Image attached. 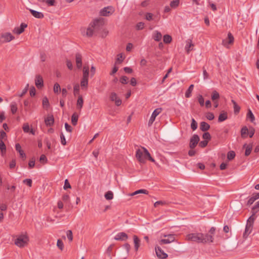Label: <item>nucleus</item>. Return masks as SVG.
<instances>
[{
    "label": "nucleus",
    "mask_w": 259,
    "mask_h": 259,
    "mask_svg": "<svg viewBox=\"0 0 259 259\" xmlns=\"http://www.w3.org/2000/svg\"><path fill=\"white\" fill-rule=\"evenodd\" d=\"M186 239L198 243L206 244L212 243L214 239L211 236H208V234H203L200 232H194L188 234Z\"/></svg>",
    "instance_id": "obj_1"
},
{
    "label": "nucleus",
    "mask_w": 259,
    "mask_h": 259,
    "mask_svg": "<svg viewBox=\"0 0 259 259\" xmlns=\"http://www.w3.org/2000/svg\"><path fill=\"white\" fill-rule=\"evenodd\" d=\"M99 23L98 20H94L91 22L87 28H82L81 29V32L82 35L88 37H91L96 29V27Z\"/></svg>",
    "instance_id": "obj_2"
},
{
    "label": "nucleus",
    "mask_w": 259,
    "mask_h": 259,
    "mask_svg": "<svg viewBox=\"0 0 259 259\" xmlns=\"http://www.w3.org/2000/svg\"><path fill=\"white\" fill-rule=\"evenodd\" d=\"M255 219L254 213H253L247 220L245 231L243 234L244 237L246 238L252 232Z\"/></svg>",
    "instance_id": "obj_3"
},
{
    "label": "nucleus",
    "mask_w": 259,
    "mask_h": 259,
    "mask_svg": "<svg viewBox=\"0 0 259 259\" xmlns=\"http://www.w3.org/2000/svg\"><path fill=\"white\" fill-rule=\"evenodd\" d=\"M29 241L28 237L26 235H19L15 240V244L19 247L25 246Z\"/></svg>",
    "instance_id": "obj_4"
},
{
    "label": "nucleus",
    "mask_w": 259,
    "mask_h": 259,
    "mask_svg": "<svg viewBox=\"0 0 259 259\" xmlns=\"http://www.w3.org/2000/svg\"><path fill=\"white\" fill-rule=\"evenodd\" d=\"M14 38V36L10 32L3 33L0 37V45L3 43L10 42Z\"/></svg>",
    "instance_id": "obj_5"
},
{
    "label": "nucleus",
    "mask_w": 259,
    "mask_h": 259,
    "mask_svg": "<svg viewBox=\"0 0 259 259\" xmlns=\"http://www.w3.org/2000/svg\"><path fill=\"white\" fill-rule=\"evenodd\" d=\"M138 149L136 151V157L141 163H145L147 159V155H145L144 149Z\"/></svg>",
    "instance_id": "obj_6"
},
{
    "label": "nucleus",
    "mask_w": 259,
    "mask_h": 259,
    "mask_svg": "<svg viewBox=\"0 0 259 259\" xmlns=\"http://www.w3.org/2000/svg\"><path fill=\"white\" fill-rule=\"evenodd\" d=\"M163 236L164 237H167V239H162L159 240V243L160 245L169 244L173 242L175 240L174 234H163Z\"/></svg>",
    "instance_id": "obj_7"
},
{
    "label": "nucleus",
    "mask_w": 259,
    "mask_h": 259,
    "mask_svg": "<svg viewBox=\"0 0 259 259\" xmlns=\"http://www.w3.org/2000/svg\"><path fill=\"white\" fill-rule=\"evenodd\" d=\"M234 38L233 35L231 32H229L228 33L227 38L224 39L222 40V45L227 48H229V45L232 44L234 42Z\"/></svg>",
    "instance_id": "obj_8"
},
{
    "label": "nucleus",
    "mask_w": 259,
    "mask_h": 259,
    "mask_svg": "<svg viewBox=\"0 0 259 259\" xmlns=\"http://www.w3.org/2000/svg\"><path fill=\"white\" fill-rule=\"evenodd\" d=\"M114 11L112 7H107L103 8L100 11V15L103 16H108L111 15Z\"/></svg>",
    "instance_id": "obj_9"
},
{
    "label": "nucleus",
    "mask_w": 259,
    "mask_h": 259,
    "mask_svg": "<svg viewBox=\"0 0 259 259\" xmlns=\"http://www.w3.org/2000/svg\"><path fill=\"white\" fill-rule=\"evenodd\" d=\"M199 137L197 135H194L190 140L189 147L191 149L195 148L199 141Z\"/></svg>",
    "instance_id": "obj_10"
},
{
    "label": "nucleus",
    "mask_w": 259,
    "mask_h": 259,
    "mask_svg": "<svg viewBox=\"0 0 259 259\" xmlns=\"http://www.w3.org/2000/svg\"><path fill=\"white\" fill-rule=\"evenodd\" d=\"M161 108H157L153 112L151 117L148 121V125L151 126L154 121L156 117L161 112Z\"/></svg>",
    "instance_id": "obj_11"
},
{
    "label": "nucleus",
    "mask_w": 259,
    "mask_h": 259,
    "mask_svg": "<svg viewBox=\"0 0 259 259\" xmlns=\"http://www.w3.org/2000/svg\"><path fill=\"white\" fill-rule=\"evenodd\" d=\"M155 249L156 254L158 258L164 259L168 256L167 254L160 247L156 246Z\"/></svg>",
    "instance_id": "obj_12"
},
{
    "label": "nucleus",
    "mask_w": 259,
    "mask_h": 259,
    "mask_svg": "<svg viewBox=\"0 0 259 259\" xmlns=\"http://www.w3.org/2000/svg\"><path fill=\"white\" fill-rule=\"evenodd\" d=\"M110 99L112 101H114L116 106H119L121 104V100L118 97L117 95L114 93L112 92L110 95Z\"/></svg>",
    "instance_id": "obj_13"
},
{
    "label": "nucleus",
    "mask_w": 259,
    "mask_h": 259,
    "mask_svg": "<svg viewBox=\"0 0 259 259\" xmlns=\"http://www.w3.org/2000/svg\"><path fill=\"white\" fill-rule=\"evenodd\" d=\"M35 84L38 89H41L44 86L43 78L40 75H36L35 78Z\"/></svg>",
    "instance_id": "obj_14"
},
{
    "label": "nucleus",
    "mask_w": 259,
    "mask_h": 259,
    "mask_svg": "<svg viewBox=\"0 0 259 259\" xmlns=\"http://www.w3.org/2000/svg\"><path fill=\"white\" fill-rule=\"evenodd\" d=\"M186 42V45L185 49L187 53L188 54L191 51L193 50L194 45L193 43L192 39H187Z\"/></svg>",
    "instance_id": "obj_15"
},
{
    "label": "nucleus",
    "mask_w": 259,
    "mask_h": 259,
    "mask_svg": "<svg viewBox=\"0 0 259 259\" xmlns=\"http://www.w3.org/2000/svg\"><path fill=\"white\" fill-rule=\"evenodd\" d=\"M128 238L127 235L124 232H120L116 234L114 237V239L116 240L125 241Z\"/></svg>",
    "instance_id": "obj_16"
},
{
    "label": "nucleus",
    "mask_w": 259,
    "mask_h": 259,
    "mask_svg": "<svg viewBox=\"0 0 259 259\" xmlns=\"http://www.w3.org/2000/svg\"><path fill=\"white\" fill-rule=\"evenodd\" d=\"M28 10L30 11V12L31 13L32 16L36 18L42 19L44 17V14L40 12H38V11L33 10L31 9H29Z\"/></svg>",
    "instance_id": "obj_17"
},
{
    "label": "nucleus",
    "mask_w": 259,
    "mask_h": 259,
    "mask_svg": "<svg viewBox=\"0 0 259 259\" xmlns=\"http://www.w3.org/2000/svg\"><path fill=\"white\" fill-rule=\"evenodd\" d=\"M75 60L76 63V66L78 69L81 68L82 66V57L81 54L77 53L75 56Z\"/></svg>",
    "instance_id": "obj_18"
},
{
    "label": "nucleus",
    "mask_w": 259,
    "mask_h": 259,
    "mask_svg": "<svg viewBox=\"0 0 259 259\" xmlns=\"http://www.w3.org/2000/svg\"><path fill=\"white\" fill-rule=\"evenodd\" d=\"M45 122L47 126H52L54 123V118L53 115H49L45 118Z\"/></svg>",
    "instance_id": "obj_19"
},
{
    "label": "nucleus",
    "mask_w": 259,
    "mask_h": 259,
    "mask_svg": "<svg viewBox=\"0 0 259 259\" xmlns=\"http://www.w3.org/2000/svg\"><path fill=\"white\" fill-rule=\"evenodd\" d=\"M16 150L19 153L20 156L21 158H25L26 155L24 152L22 150L21 145L19 143L15 145Z\"/></svg>",
    "instance_id": "obj_20"
},
{
    "label": "nucleus",
    "mask_w": 259,
    "mask_h": 259,
    "mask_svg": "<svg viewBox=\"0 0 259 259\" xmlns=\"http://www.w3.org/2000/svg\"><path fill=\"white\" fill-rule=\"evenodd\" d=\"M80 87L82 90H87L88 87V78L82 77L80 82Z\"/></svg>",
    "instance_id": "obj_21"
},
{
    "label": "nucleus",
    "mask_w": 259,
    "mask_h": 259,
    "mask_svg": "<svg viewBox=\"0 0 259 259\" xmlns=\"http://www.w3.org/2000/svg\"><path fill=\"white\" fill-rule=\"evenodd\" d=\"M134 247L136 251H138L140 245V240L136 235L133 236Z\"/></svg>",
    "instance_id": "obj_22"
},
{
    "label": "nucleus",
    "mask_w": 259,
    "mask_h": 259,
    "mask_svg": "<svg viewBox=\"0 0 259 259\" xmlns=\"http://www.w3.org/2000/svg\"><path fill=\"white\" fill-rule=\"evenodd\" d=\"M83 104V100L81 95H79L78 97V99L76 103V107L78 109L81 110L82 108Z\"/></svg>",
    "instance_id": "obj_23"
},
{
    "label": "nucleus",
    "mask_w": 259,
    "mask_h": 259,
    "mask_svg": "<svg viewBox=\"0 0 259 259\" xmlns=\"http://www.w3.org/2000/svg\"><path fill=\"white\" fill-rule=\"evenodd\" d=\"M152 37L154 40L156 41H159L162 38V34L160 32L158 31H155L153 32Z\"/></svg>",
    "instance_id": "obj_24"
},
{
    "label": "nucleus",
    "mask_w": 259,
    "mask_h": 259,
    "mask_svg": "<svg viewBox=\"0 0 259 259\" xmlns=\"http://www.w3.org/2000/svg\"><path fill=\"white\" fill-rule=\"evenodd\" d=\"M210 128V125L206 122L203 121L200 123V128L202 131L205 132L208 130Z\"/></svg>",
    "instance_id": "obj_25"
},
{
    "label": "nucleus",
    "mask_w": 259,
    "mask_h": 259,
    "mask_svg": "<svg viewBox=\"0 0 259 259\" xmlns=\"http://www.w3.org/2000/svg\"><path fill=\"white\" fill-rule=\"evenodd\" d=\"M148 194V191L146 189H140L138 190H137L135 191L134 192L131 193L129 194L130 196H133L137 194Z\"/></svg>",
    "instance_id": "obj_26"
},
{
    "label": "nucleus",
    "mask_w": 259,
    "mask_h": 259,
    "mask_svg": "<svg viewBox=\"0 0 259 259\" xmlns=\"http://www.w3.org/2000/svg\"><path fill=\"white\" fill-rule=\"evenodd\" d=\"M11 111L13 114H15L17 111V104L15 102H12L10 105Z\"/></svg>",
    "instance_id": "obj_27"
},
{
    "label": "nucleus",
    "mask_w": 259,
    "mask_h": 259,
    "mask_svg": "<svg viewBox=\"0 0 259 259\" xmlns=\"http://www.w3.org/2000/svg\"><path fill=\"white\" fill-rule=\"evenodd\" d=\"M233 104L234 112L235 114H238L240 110V107L237 105V103L233 100L231 101Z\"/></svg>",
    "instance_id": "obj_28"
},
{
    "label": "nucleus",
    "mask_w": 259,
    "mask_h": 259,
    "mask_svg": "<svg viewBox=\"0 0 259 259\" xmlns=\"http://www.w3.org/2000/svg\"><path fill=\"white\" fill-rule=\"evenodd\" d=\"M89 67L88 66H84L83 68V78H89Z\"/></svg>",
    "instance_id": "obj_29"
},
{
    "label": "nucleus",
    "mask_w": 259,
    "mask_h": 259,
    "mask_svg": "<svg viewBox=\"0 0 259 259\" xmlns=\"http://www.w3.org/2000/svg\"><path fill=\"white\" fill-rule=\"evenodd\" d=\"M78 119V115L76 113H74L71 116V122L73 125H76Z\"/></svg>",
    "instance_id": "obj_30"
},
{
    "label": "nucleus",
    "mask_w": 259,
    "mask_h": 259,
    "mask_svg": "<svg viewBox=\"0 0 259 259\" xmlns=\"http://www.w3.org/2000/svg\"><path fill=\"white\" fill-rule=\"evenodd\" d=\"M248 129L246 126H243L241 130V136L242 138H245L247 137Z\"/></svg>",
    "instance_id": "obj_31"
},
{
    "label": "nucleus",
    "mask_w": 259,
    "mask_h": 259,
    "mask_svg": "<svg viewBox=\"0 0 259 259\" xmlns=\"http://www.w3.org/2000/svg\"><path fill=\"white\" fill-rule=\"evenodd\" d=\"M228 118L227 113L226 112L221 113L218 118L219 122H222L227 119Z\"/></svg>",
    "instance_id": "obj_32"
},
{
    "label": "nucleus",
    "mask_w": 259,
    "mask_h": 259,
    "mask_svg": "<svg viewBox=\"0 0 259 259\" xmlns=\"http://www.w3.org/2000/svg\"><path fill=\"white\" fill-rule=\"evenodd\" d=\"M193 88H194L193 84H191L189 86L188 89L186 91V92L185 93V97L186 98H189L191 97V92H192V90H193Z\"/></svg>",
    "instance_id": "obj_33"
},
{
    "label": "nucleus",
    "mask_w": 259,
    "mask_h": 259,
    "mask_svg": "<svg viewBox=\"0 0 259 259\" xmlns=\"http://www.w3.org/2000/svg\"><path fill=\"white\" fill-rule=\"evenodd\" d=\"M0 150L2 155L5 154L6 152V147L4 141H2V140H0Z\"/></svg>",
    "instance_id": "obj_34"
},
{
    "label": "nucleus",
    "mask_w": 259,
    "mask_h": 259,
    "mask_svg": "<svg viewBox=\"0 0 259 259\" xmlns=\"http://www.w3.org/2000/svg\"><path fill=\"white\" fill-rule=\"evenodd\" d=\"M220 98V94L219 93L216 91H213L211 95V99L213 101H215L216 100L219 99Z\"/></svg>",
    "instance_id": "obj_35"
},
{
    "label": "nucleus",
    "mask_w": 259,
    "mask_h": 259,
    "mask_svg": "<svg viewBox=\"0 0 259 259\" xmlns=\"http://www.w3.org/2000/svg\"><path fill=\"white\" fill-rule=\"evenodd\" d=\"M172 40L171 37L168 34H165L163 36V42L165 44H169Z\"/></svg>",
    "instance_id": "obj_36"
},
{
    "label": "nucleus",
    "mask_w": 259,
    "mask_h": 259,
    "mask_svg": "<svg viewBox=\"0 0 259 259\" xmlns=\"http://www.w3.org/2000/svg\"><path fill=\"white\" fill-rule=\"evenodd\" d=\"M105 198L108 200L112 199L113 198V192L111 191H109L106 192L105 194Z\"/></svg>",
    "instance_id": "obj_37"
},
{
    "label": "nucleus",
    "mask_w": 259,
    "mask_h": 259,
    "mask_svg": "<svg viewBox=\"0 0 259 259\" xmlns=\"http://www.w3.org/2000/svg\"><path fill=\"white\" fill-rule=\"evenodd\" d=\"M41 2L46 3L49 6H54L56 4V0H41Z\"/></svg>",
    "instance_id": "obj_38"
},
{
    "label": "nucleus",
    "mask_w": 259,
    "mask_h": 259,
    "mask_svg": "<svg viewBox=\"0 0 259 259\" xmlns=\"http://www.w3.org/2000/svg\"><path fill=\"white\" fill-rule=\"evenodd\" d=\"M143 149H144L145 151V155H147V158H148V159L151 161V162H154L155 160L151 156L150 153L148 152L147 149L143 147Z\"/></svg>",
    "instance_id": "obj_39"
},
{
    "label": "nucleus",
    "mask_w": 259,
    "mask_h": 259,
    "mask_svg": "<svg viewBox=\"0 0 259 259\" xmlns=\"http://www.w3.org/2000/svg\"><path fill=\"white\" fill-rule=\"evenodd\" d=\"M179 0H173L170 3V6L171 8L175 9L179 5Z\"/></svg>",
    "instance_id": "obj_40"
},
{
    "label": "nucleus",
    "mask_w": 259,
    "mask_h": 259,
    "mask_svg": "<svg viewBox=\"0 0 259 259\" xmlns=\"http://www.w3.org/2000/svg\"><path fill=\"white\" fill-rule=\"evenodd\" d=\"M247 116L248 118H250V121L251 122H254V121L255 120V117H254L253 114L252 113V112H251V111L250 110H249V111L247 114Z\"/></svg>",
    "instance_id": "obj_41"
},
{
    "label": "nucleus",
    "mask_w": 259,
    "mask_h": 259,
    "mask_svg": "<svg viewBox=\"0 0 259 259\" xmlns=\"http://www.w3.org/2000/svg\"><path fill=\"white\" fill-rule=\"evenodd\" d=\"M7 140V136L6 133L4 131L0 132V140L5 141Z\"/></svg>",
    "instance_id": "obj_42"
},
{
    "label": "nucleus",
    "mask_w": 259,
    "mask_h": 259,
    "mask_svg": "<svg viewBox=\"0 0 259 259\" xmlns=\"http://www.w3.org/2000/svg\"><path fill=\"white\" fill-rule=\"evenodd\" d=\"M235 156V153L233 151H229L227 154V158L229 160H232Z\"/></svg>",
    "instance_id": "obj_43"
},
{
    "label": "nucleus",
    "mask_w": 259,
    "mask_h": 259,
    "mask_svg": "<svg viewBox=\"0 0 259 259\" xmlns=\"http://www.w3.org/2000/svg\"><path fill=\"white\" fill-rule=\"evenodd\" d=\"M124 58L123 57L122 54H118L117 55V58L116 59L115 64H120L123 62Z\"/></svg>",
    "instance_id": "obj_44"
},
{
    "label": "nucleus",
    "mask_w": 259,
    "mask_h": 259,
    "mask_svg": "<svg viewBox=\"0 0 259 259\" xmlns=\"http://www.w3.org/2000/svg\"><path fill=\"white\" fill-rule=\"evenodd\" d=\"M50 104L49 100L47 97H44L42 100V106L44 108H48L49 107Z\"/></svg>",
    "instance_id": "obj_45"
},
{
    "label": "nucleus",
    "mask_w": 259,
    "mask_h": 259,
    "mask_svg": "<svg viewBox=\"0 0 259 259\" xmlns=\"http://www.w3.org/2000/svg\"><path fill=\"white\" fill-rule=\"evenodd\" d=\"M79 93V85L75 84L73 87V94L74 96L78 95Z\"/></svg>",
    "instance_id": "obj_46"
},
{
    "label": "nucleus",
    "mask_w": 259,
    "mask_h": 259,
    "mask_svg": "<svg viewBox=\"0 0 259 259\" xmlns=\"http://www.w3.org/2000/svg\"><path fill=\"white\" fill-rule=\"evenodd\" d=\"M57 246L61 250H63L64 248V243L61 239L57 240Z\"/></svg>",
    "instance_id": "obj_47"
},
{
    "label": "nucleus",
    "mask_w": 259,
    "mask_h": 259,
    "mask_svg": "<svg viewBox=\"0 0 259 259\" xmlns=\"http://www.w3.org/2000/svg\"><path fill=\"white\" fill-rule=\"evenodd\" d=\"M28 87H29V84H27L26 86L23 89L22 93L21 94H17L16 96H18L20 97H22L27 92L28 89Z\"/></svg>",
    "instance_id": "obj_48"
},
{
    "label": "nucleus",
    "mask_w": 259,
    "mask_h": 259,
    "mask_svg": "<svg viewBox=\"0 0 259 259\" xmlns=\"http://www.w3.org/2000/svg\"><path fill=\"white\" fill-rule=\"evenodd\" d=\"M202 138L204 140L208 141L211 139V136L209 133L206 132L203 134Z\"/></svg>",
    "instance_id": "obj_49"
},
{
    "label": "nucleus",
    "mask_w": 259,
    "mask_h": 259,
    "mask_svg": "<svg viewBox=\"0 0 259 259\" xmlns=\"http://www.w3.org/2000/svg\"><path fill=\"white\" fill-rule=\"evenodd\" d=\"M54 92L55 93H58L61 91L60 86L59 83H55L54 85V89H53Z\"/></svg>",
    "instance_id": "obj_50"
},
{
    "label": "nucleus",
    "mask_w": 259,
    "mask_h": 259,
    "mask_svg": "<svg viewBox=\"0 0 259 259\" xmlns=\"http://www.w3.org/2000/svg\"><path fill=\"white\" fill-rule=\"evenodd\" d=\"M191 128L193 131L196 130L197 128V123L195 120V119H193V118H192V122H191Z\"/></svg>",
    "instance_id": "obj_51"
},
{
    "label": "nucleus",
    "mask_w": 259,
    "mask_h": 259,
    "mask_svg": "<svg viewBox=\"0 0 259 259\" xmlns=\"http://www.w3.org/2000/svg\"><path fill=\"white\" fill-rule=\"evenodd\" d=\"M252 150V146L251 145H247L246 147L245 155L246 156H248L251 151Z\"/></svg>",
    "instance_id": "obj_52"
},
{
    "label": "nucleus",
    "mask_w": 259,
    "mask_h": 259,
    "mask_svg": "<svg viewBox=\"0 0 259 259\" xmlns=\"http://www.w3.org/2000/svg\"><path fill=\"white\" fill-rule=\"evenodd\" d=\"M66 235L69 241H72L73 240V235L72 231L71 230L67 231Z\"/></svg>",
    "instance_id": "obj_53"
},
{
    "label": "nucleus",
    "mask_w": 259,
    "mask_h": 259,
    "mask_svg": "<svg viewBox=\"0 0 259 259\" xmlns=\"http://www.w3.org/2000/svg\"><path fill=\"white\" fill-rule=\"evenodd\" d=\"M215 228L214 227H212L210 230H209L208 235L211 236L212 238L214 239L213 236L215 232Z\"/></svg>",
    "instance_id": "obj_54"
},
{
    "label": "nucleus",
    "mask_w": 259,
    "mask_h": 259,
    "mask_svg": "<svg viewBox=\"0 0 259 259\" xmlns=\"http://www.w3.org/2000/svg\"><path fill=\"white\" fill-rule=\"evenodd\" d=\"M257 199L256 198L254 195H253L251 197H250L247 201V204L248 205H251Z\"/></svg>",
    "instance_id": "obj_55"
},
{
    "label": "nucleus",
    "mask_w": 259,
    "mask_h": 259,
    "mask_svg": "<svg viewBox=\"0 0 259 259\" xmlns=\"http://www.w3.org/2000/svg\"><path fill=\"white\" fill-rule=\"evenodd\" d=\"M198 101L199 103L200 104L201 106H203L204 104V100L202 96L201 95H198Z\"/></svg>",
    "instance_id": "obj_56"
},
{
    "label": "nucleus",
    "mask_w": 259,
    "mask_h": 259,
    "mask_svg": "<svg viewBox=\"0 0 259 259\" xmlns=\"http://www.w3.org/2000/svg\"><path fill=\"white\" fill-rule=\"evenodd\" d=\"M254 133H255L254 128L252 126L249 127V130L248 132V134L249 135V137H250V138L252 137L254 134Z\"/></svg>",
    "instance_id": "obj_57"
},
{
    "label": "nucleus",
    "mask_w": 259,
    "mask_h": 259,
    "mask_svg": "<svg viewBox=\"0 0 259 259\" xmlns=\"http://www.w3.org/2000/svg\"><path fill=\"white\" fill-rule=\"evenodd\" d=\"M13 31L15 33L20 34L23 32V28H20V27H16L14 29Z\"/></svg>",
    "instance_id": "obj_58"
},
{
    "label": "nucleus",
    "mask_w": 259,
    "mask_h": 259,
    "mask_svg": "<svg viewBox=\"0 0 259 259\" xmlns=\"http://www.w3.org/2000/svg\"><path fill=\"white\" fill-rule=\"evenodd\" d=\"M23 130L24 133H28L30 131L28 123H25L23 125Z\"/></svg>",
    "instance_id": "obj_59"
},
{
    "label": "nucleus",
    "mask_w": 259,
    "mask_h": 259,
    "mask_svg": "<svg viewBox=\"0 0 259 259\" xmlns=\"http://www.w3.org/2000/svg\"><path fill=\"white\" fill-rule=\"evenodd\" d=\"M153 15L151 13H147L145 14V19L148 21H151L153 19Z\"/></svg>",
    "instance_id": "obj_60"
},
{
    "label": "nucleus",
    "mask_w": 259,
    "mask_h": 259,
    "mask_svg": "<svg viewBox=\"0 0 259 259\" xmlns=\"http://www.w3.org/2000/svg\"><path fill=\"white\" fill-rule=\"evenodd\" d=\"M23 183L24 184H26L29 187H31L32 186V180L30 179H26L23 181Z\"/></svg>",
    "instance_id": "obj_61"
},
{
    "label": "nucleus",
    "mask_w": 259,
    "mask_h": 259,
    "mask_svg": "<svg viewBox=\"0 0 259 259\" xmlns=\"http://www.w3.org/2000/svg\"><path fill=\"white\" fill-rule=\"evenodd\" d=\"M128 78L125 76H123L120 78V82L122 84H126L127 83Z\"/></svg>",
    "instance_id": "obj_62"
},
{
    "label": "nucleus",
    "mask_w": 259,
    "mask_h": 259,
    "mask_svg": "<svg viewBox=\"0 0 259 259\" xmlns=\"http://www.w3.org/2000/svg\"><path fill=\"white\" fill-rule=\"evenodd\" d=\"M144 27V23L143 22H139L136 25V28L138 30H141Z\"/></svg>",
    "instance_id": "obj_63"
},
{
    "label": "nucleus",
    "mask_w": 259,
    "mask_h": 259,
    "mask_svg": "<svg viewBox=\"0 0 259 259\" xmlns=\"http://www.w3.org/2000/svg\"><path fill=\"white\" fill-rule=\"evenodd\" d=\"M206 117L208 120H210L213 119L214 118L213 114L211 112L207 113L206 115Z\"/></svg>",
    "instance_id": "obj_64"
}]
</instances>
